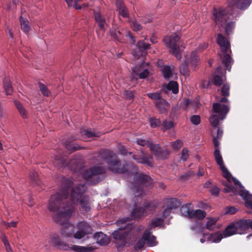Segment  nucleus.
Returning a JSON list of instances; mask_svg holds the SVG:
<instances>
[{"mask_svg": "<svg viewBox=\"0 0 252 252\" xmlns=\"http://www.w3.org/2000/svg\"><path fill=\"white\" fill-rule=\"evenodd\" d=\"M150 123L151 127L155 128L161 125V121L159 119L151 118L150 119Z\"/></svg>", "mask_w": 252, "mask_h": 252, "instance_id": "nucleus-49", "label": "nucleus"}, {"mask_svg": "<svg viewBox=\"0 0 252 252\" xmlns=\"http://www.w3.org/2000/svg\"><path fill=\"white\" fill-rule=\"evenodd\" d=\"M220 189L216 186H214L210 189V192L212 195L218 196L220 192Z\"/></svg>", "mask_w": 252, "mask_h": 252, "instance_id": "nucleus-59", "label": "nucleus"}, {"mask_svg": "<svg viewBox=\"0 0 252 252\" xmlns=\"http://www.w3.org/2000/svg\"><path fill=\"white\" fill-rule=\"evenodd\" d=\"M124 95L125 98L128 100H132L134 97V93L132 91H125Z\"/></svg>", "mask_w": 252, "mask_h": 252, "instance_id": "nucleus-54", "label": "nucleus"}, {"mask_svg": "<svg viewBox=\"0 0 252 252\" xmlns=\"http://www.w3.org/2000/svg\"><path fill=\"white\" fill-rule=\"evenodd\" d=\"M71 142V141H67L65 144V148L67 149V150L70 152H74L77 151L78 150H80L82 148L79 146L77 144H71L69 143Z\"/></svg>", "mask_w": 252, "mask_h": 252, "instance_id": "nucleus-39", "label": "nucleus"}, {"mask_svg": "<svg viewBox=\"0 0 252 252\" xmlns=\"http://www.w3.org/2000/svg\"><path fill=\"white\" fill-rule=\"evenodd\" d=\"M223 81L224 79L222 76L214 75L212 80V83L215 86H220L222 84Z\"/></svg>", "mask_w": 252, "mask_h": 252, "instance_id": "nucleus-45", "label": "nucleus"}, {"mask_svg": "<svg viewBox=\"0 0 252 252\" xmlns=\"http://www.w3.org/2000/svg\"><path fill=\"white\" fill-rule=\"evenodd\" d=\"M96 161L101 165L105 162L109 169L114 173L124 174L127 172V168L121 165L116 155L110 150H104L100 152L96 157Z\"/></svg>", "mask_w": 252, "mask_h": 252, "instance_id": "nucleus-3", "label": "nucleus"}, {"mask_svg": "<svg viewBox=\"0 0 252 252\" xmlns=\"http://www.w3.org/2000/svg\"><path fill=\"white\" fill-rule=\"evenodd\" d=\"M229 8H237L240 10H245L251 4V0H227Z\"/></svg>", "mask_w": 252, "mask_h": 252, "instance_id": "nucleus-18", "label": "nucleus"}, {"mask_svg": "<svg viewBox=\"0 0 252 252\" xmlns=\"http://www.w3.org/2000/svg\"><path fill=\"white\" fill-rule=\"evenodd\" d=\"M106 172L104 167L94 165L85 170L83 177L91 185L97 184L102 180V175Z\"/></svg>", "mask_w": 252, "mask_h": 252, "instance_id": "nucleus-4", "label": "nucleus"}, {"mask_svg": "<svg viewBox=\"0 0 252 252\" xmlns=\"http://www.w3.org/2000/svg\"><path fill=\"white\" fill-rule=\"evenodd\" d=\"M231 14L232 13H228V10L226 11L222 8L214 9L213 10L214 20L217 25L221 27L225 25L229 18L228 15Z\"/></svg>", "mask_w": 252, "mask_h": 252, "instance_id": "nucleus-9", "label": "nucleus"}, {"mask_svg": "<svg viewBox=\"0 0 252 252\" xmlns=\"http://www.w3.org/2000/svg\"><path fill=\"white\" fill-rule=\"evenodd\" d=\"M132 158L138 163L146 164L150 167L153 166L154 158L150 154H143L139 158L137 156L133 155Z\"/></svg>", "mask_w": 252, "mask_h": 252, "instance_id": "nucleus-19", "label": "nucleus"}, {"mask_svg": "<svg viewBox=\"0 0 252 252\" xmlns=\"http://www.w3.org/2000/svg\"><path fill=\"white\" fill-rule=\"evenodd\" d=\"M72 184L71 180L62 178L59 191L52 195L49 200L47 208L49 211L54 213L53 218L56 222H61L63 219H70L75 211L71 204L64 203Z\"/></svg>", "mask_w": 252, "mask_h": 252, "instance_id": "nucleus-1", "label": "nucleus"}, {"mask_svg": "<svg viewBox=\"0 0 252 252\" xmlns=\"http://www.w3.org/2000/svg\"><path fill=\"white\" fill-rule=\"evenodd\" d=\"M132 27L133 30L136 31H140L142 29L141 25L136 21L132 22Z\"/></svg>", "mask_w": 252, "mask_h": 252, "instance_id": "nucleus-61", "label": "nucleus"}, {"mask_svg": "<svg viewBox=\"0 0 252 252\" xmlns=\"http://www.w3.org/2000/svg\"><path fill=\"white\" fill-rule=\"evenodd\" d=\"M229 110L227 105L221 104L219 102L213 104V113L210 119V123L214 127H217L219 124V120H223L226 117Z\"/></svg>", "mask_w": 252, "mask_h": 252, "instance_id": "nucleus-5", "label": "nucleus"}, {"mask_svg": "<svg viewBox=\"0 0 252 252\" xmlns=\"http://www.w3.org/2000/svg\"><path fill=\"white\" fill-rule=\"evenodd\" d=\"M152 141L150 139L145 140L140 138H138L136 140V143L142 146L147 145L149 147V143H151Z\"/></svg>", "mask_w": 252, "mask_h": 252, "instance_id": "nucleus-53", "label": "nucleus"}, {"mask_svg": "<svg viewBox=\"0 0 252 252\" xmlns=\"http://www.w3.org/2000/svg\"><path fill=\"white\" fill-rule=\"evenodd\" d=\"M167 203L168 204V207L171 210L178 208L181 205L180 202L176 198H170L168 199Z\"/></svg>", "mask_w": 252, "mask_h": 252, "instance_id": "nucleus-38", "label": "nucleus"}, {"mask_svg": "<svg viewBox=\"0 0 252 252\" xmlns=\"http://www.w3.org/2000/svg\"><path fill=\"white\" fill-rule=\"evenodd\" d=\"M197 53L196 50H194L191 53L189 58L186 57V62L182 63L180 67V72L181 74L184 75H188L189 74V71L188 67V63H189L193 66L194 70L196 69V67L199 62Z\"/></svg>", "mask_w": 252, "mask_h": 252, "instance_id": "nucleus-10", "label": "nucleus"}, {"mask_svg": "<svg viewBox=\"0 0 252 252\" xmlns=\"http://www.w3.org/2000/svg\"><path fill=\"white\" fill-rule=\"evenodd\" d=\"M166 89L171 91L173 94H176L179 92L178 84L176 81H171L167 85Z\"/></svg>", "mask_w": 252, "mask_h": 252, "instance_id": "nucleus-36", "label": "nucleus"}, {"mask_svg": "<svg viewBox=\"0 0 252 252\" xmlns=\"http://www.w3.org/2000/svg\"><path fill=\"white\" fill-rule=\"evenodd\" d=\"M230 86L228 84H224L221 89V94L223 96H228L229 95Z\"/></svg>", "mask_w": 252, "mask_h": 252, "instance_id": "nucleus-48", "label": "nucleus"}, {"mask_svg": "<svg viewBox=\"0 0 252 252\" xmlns=\"http://www.w3.org/2000/svg\"><path fill=\"white\" fill-rule=\"evenodd\" d=\"M240 227L242 229L243 234H245L249 229L252 230V220L241 219Z\"/></svg>", "mask_w": 252, "mask_h": 252, "instance_id": "nucleus-29", "label": "nucleus"}, {"mask_svg": "<svg viewBox=\"0 0 252 252\" xmlns=\"http://www.w3.org/2000/svg\"><path fill=\"white\" fill-rule=\"evenodd\" d=\"M151 234V228H148L145 230L142 238L149 246L153 247L158 244V242L156 241V237Z\"/></svg>", "mask_w": 252, "mask_h": 252, "instance_id": "nucleus-20", "label": "nucleus"}, {"mask_svg": "<svg viewBox=\"0 0 252 252\" xmlns=\"http://www.w3.org/2000/svg\"><path fill=\"white\" fill-rule=\"evenodd\" d=\"M81 137L79 138L84 141H88L90 138L98 136V135L94 132L90 131L88 129H82L80 131Z\"/></svg>", "mask_w": 252, "mask_h": 252, "instance_id": "nucleus-28", "label": "nucleus"}, {"mask_svg": "<svg viewBox=\"0 0 252 252\" xmlns=\"http://www.w3.org/2000/svg\"><path fill=\"white\" fill-rule=\"evenodd\" d=\"M161 126L162 130L163 131H165L172 128L174 126V124L171 121L165 120L163 121Z\"/></svg>", "mask_w": 252, "mask_h": 252, "instance_id": "nucleus-47", "label": "nucleus"}, {"mask_svg": "<svg viewBox=\"0 0 252 252\" xmlns=\"http://www.w3.org/2000/svg\"><path fill=\"white\" fill-rule=\"evenodd\" d=\"M211 86V82L210 81L202 80L199 84L200 88L201 89H207Z\"/></svg>", "mask_w": 252, "mask_h": 252, "instance_id": "nucleus-58", "label": "nucleus"}, {"mask_svg": "<svg viewBox=\"0 0 252 252\" xmlns=\"http://www.w3.org/2000/svg\"><path fill=\"white\" fill-rule=\"evenodd\" d=\"M80 204L82 208L86 212L91 210L89 198L87 196H83L80 201Z\"/></svg>", "mask_w": 252, "mask_h": 252, "instance_id": "nucleus-34", "label": "nucleus"}, {"mask_svg": "<svg viewBox=\"0 0 252 252\" xmlns=\"http://www.w3.org/2000/svg\"><path fill=\"white\" fill-rule=\"evenodd\" d=\"M130 225H126L125 227L120 228L118 230L114 231L113 237L115 240V243L118 251H121L126 244L127 237L130 233Z\"/></svg>", "mask_w": 252, "mask_h": 252, "instance_id": "nucleus-7", "label": "nucleus"}, {"mask_svg": "<svg viewBox=\"0 0 252 252\" xmlns=\"http://www.w3.org/2000/svg\"><path fill=\"white\" fill-rule=\"evenodd\" d=\"M235 27V22H230L228 23L225 27V32L227 34H230L232 30L234 29Z\"/></svg>", "mask_w": 252, "mask_h": 252, "instance_id": "nucleus-50", "label": "nucleus"}, {"mask_svg": "<svg viewBox=\"0 0 252 252\" xmlns=\"http://www.w3.org/2000/svg\"><path fill=\"white\" fill-rule=\"evenodd\" d=\"M152 179L148 175L142 173H135L133 178V189L134 208L130 213L132 220H142L148 214H153L157 208V205L152 202L145 201L143 206H137L141 202L144 194L143 187L149 186L153 184Z\"/></svg>", "mask_w": 252, "mask_h": 252, "instance_id": "nucleus-2", "label": "nucleus"}, {"mask_svg": "<svg viewBox=\"0 0 252 252\" xmlns=\"http://www.w3.org/2000/svg\"><path fill=\"white\" fill-rule=\"evenodd\" d=\"M155 105L158 110L161 114H167L170 108L169 103L163 98L156 101Z\"/></svg>", "mask_w": 252, "mask_h": 252, "instance_id": "nucleus-23", "label": "nucleus"}, {"mask_svg": "<svg viewBox=\"0 0 252 252\" xmlns=\"http://www.w3.org/2000/svg\"><path fill=\"white\" fill-rule=\"evenodd\" d=\"M224 185L227 187L224 189V191L225 192H231L235 195L239 194L245 201L251 199L252 198V195L250 194L249 191L246 190L241 189H242L239 191L236 187H234L233 185L230 183H226Z\"/></svg>", "mask_w": 252, "mask_h": 252, "instance_id": "nucleus-13", "label": "nucleus"}, {"mask_svg": "<svg viewBox=\"0 0 252 252\" xmlns=\"http://www.w3.org/2000/svg\"><path fill=\"white\" fill-rule=\"evenodd\" d=\"M217 221L218 219L216 218H209L206 225V228L209 230H213Z\"/></svg>", "mask_w": 252, "mask_h": 252, "instance_id": "nucleus-40", "label": "nucleus"}, {"mask_svg": "<svg viewBox=\"0 0 252 252\" xmlns=\"http://www.w3.org/2000/svg\"><path fill=\"white\" fill-rule=\"evenodd\" d=\"M149 74V71L147 69H144L142 72L139 73V77L140 79H145Z\"/></svg>", "mask_w": 252, "mask_h": 252, "instance_id": "nucleus-62", "label": "nucleus"}, {"mask_svg": "<svg viewBox=\"0 0 252 252\" xmlns=\"http://www.w3.org/2000/svg\"><path fill=\"white\" fill-rule=\"evenodd\" d=\"M21 28L25 33H28L30 30V26L29 25V21L26 18H23L22 16L20 17Z\"/></svg>", "mask_w": 252, "mask_h": 252, "instance_id": "nucleus-37", "label": "nucleus"}, {"mask_svg": "<svg viewBox=\"0 0 252 252\" xmlns=\"http://www.w3.org/2000/svg\"><path fill=\"white\" fill-rule=\"evenodd\" d=\"M189 151L186 148H184L182 150V154H181V158L183 160H186L189 157Z\"/></svg>", "mask_w": 252, "mask_h": 252, "instance_id": "nucleus-60", "label": "nucleus"}, {"mask_svg": "<svg viewBox=\"0 0 252 252\" xmlns=\"http://www.w3.org/2000/svg\"><path fill=\"white\" fill-rule=\"evenodd\" d=\"M117 9L119 10V14L124 18L128 17L129 14L127 8L124 5L122 0H117L116 2Z\"/></svg>", "mask_w": 252, "mask_h": 252, "instance_id": "nucleus-27", "label": "nucleus"}, {"mask_svg": "<svg viewBox=\"0 0 252 252\" xmlns=\"http://www.w3.org/2000/svg\"><path fill=\"white\" fill-rule=\"evenodd\" d=\"M214 156L217 164L220 166V169L223 174V177L227 179L229 182H231V174L226 167L223 164V161L222 156L220 153V149H215L214 151Z\"/></svg>", "mask_w": 252, "mask_h": 252, "instance_id": "nucleus-14", "label": "nucleus"}, {"mask_svg": "<svg viewBox=\"0 0 252 252\" xmlns=\"http://www.w3.org/2000/svg\"><path fill=\"white\" fill-rule=\"evenodd\" d=\"M70 249L68 250H72L76 252H92L97 249L93 245L89 244L87 246H80L77 245H71L69 246Z\"/></svg>", "mask_w": 252, "mask_h": 252, "instance_id": "nucleus-25", "label": "nucleus"}, {"mask_svg": "<svg viewBox=\"0 0 252 252\" xmlns=\"http://www.w3.org/2000/svg\"><path fill=\"white\" fill-rule=\"evenodd\" d=\"M69 219H63L62 221L58 222L62 226L61 230V235L65 237H71L74 232V226L69 223L68 220Z\"/></svg>", "mask_w": 252, "mask_h": 252, "instance_id": "nucleus-15", "label": "nucleus"}, {"mask_svg": "<svg viewBox=\"0 0 252 252\" xmlns=\"http://www.w3.org/2000/svg\"><path fill=\"white\" fill-rule=\"evenodd\" d=\"M145 244V241L142 238L141 239H140L138 240L134 245V249L135 250H139L142 249L143 247H144Z\"/></svg>", "mask_w": 252, "mask_h": 252, "instance_id": "nucleus-52", "label": "nucleus"}, {"mask_svg": "<svg viewBox=\"0 0 252 252\" xmlns=\"http://www.w3.org/2000/svg\"><path fill=\"white\" fill-rule=\"evenodd\" d=\"M3 88L6 95H11L13 89L11 82L9 77H5L3 80Z\"/></svg>", "mask_w": 252, "mask_h": 252, "instance_id": "nucleus-33", "label": "nucleus"}, {"mask_svg": "<svg viewBox=\"0 0 252 252\" xmlns=\"http://www.w3.org/2000/svg\"><path fill=\"white\" fill-rule=\"evenodd\" d=\"M94 16L96 22L101 30H103L106 23L105 18L100 14L99 11H94Z\"/></svg>", "mask_w": 252, "mask_h": 252, "instance_id": "nucleus-26", "label": "nucleus"}, {"mask_svg": "<svg viewBox=\"0 0 252 252\" xmlns=\"http://www.w3.org/2000/svg\"><path fill=\"white\" fill-rule=\"evenodd\" d=\"M190 120L191 123L194 125H197L200 122V118L198 115H192Z\"/></svg>", "mask_w": 252, "mask_h": 252, "instance_id": "nucleus-56", "label": "nucleus"}, {"mask_svg": "<svg viewBox=\"0 0 252 252\" xmlns=\"http://www.w3.org/2000/svg\"><path fill=\"white\" fill-rule=\"evenodd\" d=\"M232 181L234 183V185L236 186L235 187H236L237 188V187H239V189L244 188V187L242 186L241 183L237 179L232 177Z\"/></svg>", "mask_w": 252, "mask_h": 252, "instance_id": "nucleus-63", "label": "nucleus"}, {"mask_svg": "<svg viewBox=\"0 0 252 252\" xmlns=\"http://www.w3.org/2000/svg\"><path fill=\"white\" fill-rule=\"evenodd\" d=\"M38 84L42 94L45 96H49L50 94V92L47 87L44 84L40 82H38Z\"/></svg>", "mask_w": 252, "mask_h": 252, "instance_id": "nucleus-46", "label": "nucleus"}, {"mask_svg": "<svg viewBox=\"0 0 252 252\" xmlns=\"http://www.w3.org/2000/svg\"><path fill=\"white\" fill-rule=\"evenodd\" d=\"M164 222V220L163 219L160 218H156L153 219L151 222L150 227L152 229V228H154L156 227H158L160 226L163 224Z\"/></svg>", "mask_w": 252, "mask_h": 252, "instance_id": "nucleus-43", "label": "nucleus"}, {"mask_svg": "<svg viewBox=\"0 0 252 252\" xmlns=\"http://www.w3.org/2000/svg\"><path fill=\"white\" fill-rule=\"evenodd\" d=\"M17 221H11L10 222H4V225L7 227V228H9V227H16L17 226Z\"/></svg>", "mask_w": 252, "mask_h": 252, "instance_id": "nucleus-64", "label": "nucleus"}, {"mask_svg": "<svg viewBox=\"0 0 252 252\" xmlns=\"http://www.w3.org/2000/svg\"><path fill=\"white\" fill-rule=\"evenodd\" d=\"M149 148L151 152L155 156L157 152H158L161 150V147L158 144H153L152 141L151 143H149Z\"/></svg>", "mask_w": 252, "mask_h": 252, "instance_id": "nucleus-44", "label": "nucleus"}, {"mask_svg": "<svg viewBox=\"0 0 252 252\" xmlns=\"http://www.w3.org/2000/svg\"><path fill=\"white\" fill-rule=\"evenodd\" d=\"M30 178L32 184L40 185V181L39 180L37 173L35 171H32L30 173Z\"/></svg>", "mask_w": 252, "mask_h": 252, "instance_id": "nucleus-41", "label": "nucleus"}, {"mask_svg": "<svg viewBox=\"0 0 252 252\" xmlns=\"http://www.w3.org/2000/svg\"><path fill=\"white\" fill-rule=\"evenodd\" d=\"M233 61L231 56L228 54L225 53L222 59V63L229 71L231 70V65L233 64Z\"/></svg>", "mask_w": 252, "mask_h": 252, "instance_id": "nucleus-31", "label": "nucleus"}, {"mask_svg": "<svg viewBox=\"0 0 252 252\" xmlns=\"http://www.w3.org/2000/svg\"><path fill=\"white\" fill-rule=\"evenodd\" d=\"M217 43L220 46L221 51L224 53L227 52V50L230 47L229 42L221 33L218 34Z\"/></svg>", "mask_w": 252, "mask_h": 252, "instance_id": "nucleus-24", "label": "nucleus"}, {"mask_svg": "<svg viewBox=\"0 0 252 252\" xmlns=\"http://www.w3.org/2000/svg\"><path fill=\"white\" fill-rule=\"evenodd\" d=\"M163 77L166 79L171 78L174 74V68L168 65L164 66L161 69Z\"/></svg>", "mask_w": 252, "mask_h": 252, "instance_id": "nucleus-32", "label": "nucleus"}, {"mask_svg": "<svg viewBox=\"0 0 252 252\" xmlns=\"http://www.w3.org/2000/svg\"><path fill=\"white\" fill-rule=\"evenodd\" d=\"M183 145V142L180 140H177L176 141L172 143V146L173 149L175 150L179 149Z\"/></svg>", "mask_w": 252, "mask_h": 252, "instance_id": "nucleus-57", "label": "nucleus"}, {"mask_svg": "<svg viewBox=\"0 0 252 252\" xmlns=\"http://www.w3.org/2000/svg\"><path fill=\"white\" fill-rule=\"evenodd\" d=\"M180 39V37L176 34L166 36L163 39L164 43L170 49V52L179 60L182 58L180 46L183 49L185 48L181 43Z\"/></svg>", "mask_w": 252, "mask_h": 252, "instance_id": "nucleus-6", "label": "nucleus"}, {"mask_svg": "<svg viewBox=\"0 0 252 252\" xmlns=\"http://www.w3.org/2000/svg\"><path fill=\"white\" fill-rule=\"evenodd\" d=\"M51 242L56 247H58L60 249H62L64 250H68L70 249L69 246L63 241H62L60 238V236L57 234H54L50 237Z\"/></svg>", "mask_w": 252, "mask_h": 252, "instance_id": "nucleus-21", "label": "nucleus"}, {"mask_svg": "<svg viewBox=\"0 0 252 252\" xmlns=\"http://www.w3.org/2000/svg\"><path fill=\"white\" fill-rule=\"evenodd\" d=\"M111 36L114 39L120 41L121 40V33L119 31H117L115 30H112L110 32Z\"/></svg>", "mask_w": 252, "mask_h": 252, "instance_id": "nucleus-51", "label": "nucleus"}, {"mask_svg": "<svg viewBox=\"0 0 252 252\" xmlns=\"http://www.w3.org/2000/svg\"><path fill=\"white\" fill-rule=\"evenodd\" d=\"M150 45L144 40H139L136 44L135 48L132 51V55L136 58H139L146 54V51L150 49Z\"/></svg>", "mask_w": 252, "mask_h": 252, "instance_id": "nucleus-16", "label": "nucleus"}, {"mask_svg": "<svg viewBox=\"0 0 252 252\" xmlns=\"http://www.w3.org/2000/svg\"><path fill=\"white\" fill-rule=\"evenodd\" d=\"M223 238V234L220 232L211 234L207 239V241L212 243H219Z\"/></svg>", "mask_w": 252, "mask_h": 252, "instance_id": "nucleus-30", "label": "nucleus"}, {"mask_svg": "<svg viewBox=\"0 0 252 252\" xmlns=\"http://www.w3.org/2000/svg\"><path fill=\"white\" fill-rule=\"evenodd\" d=\"M191 205V203H188L182 207L181 210L184 215L195 220H201L206 217V213L204 211L200 209L194 211L190 207Z\"/></svg>", "mask_w": 252, "mask_h": 252, "instance_id": "nucleus-8", "label": "nucleus"}, {"mask_svg": "<svg viewBox=\"0 0 252 252\" xmlns=\"http://www.w3.org/2000/svg\"><path fill=\"white\" fill-rule=\"evenodd\" d=\"M77 227L79 230L73 234L75 239H80L86 235L92 233L91 226L85 221L79 222Z\"/></svg>", "mask_w": 252, "mask_h": 252, "instance_id": "nucleus-11", "label": "nucleus"}, {"mask_svg": "<svg viewBox=\"0 0 252 252\" xmlns=\"http://www.w3.org/2000/svg\"><path fill=\"white\" fill-rule=\"evenodd\" d=\"M240 220L238 221H234L230 224L227 226L223 231V236L224 237H229L235 234H243L242 229L240 227Z\"/></svg>", "mask_w": 252, "mask_h": 252, "instance_id": "nucleus-12", "label": "nucleus"}, {"mask_svg": "<svg viewBox=\"0 0 252 252\" xmlns=\"http://www.w3.org/2000/svg\"><path fill=\"white\" fill-rule=\"evenodd\" d=\"M94 238L96 243L102 246L107 245L110 241L109 237L101 232L95 233L94 234Z\"/></svg>", "mask_w": 252, "mask_h": 252, "instance_id": "nucleus-22", "label": "nucleus"}, {"mask_svg": "<svg viewBox=\"0 0 252 252\" xmlns=\"http://www.w3.org/2000/svg\"><path fill=\"white\" fill-rule=\"evenodd\" d=\"M85 191V187L84 184H80L73 188L70 192V198L73 203H77Z\"/></svg>", "mask_w": 252, "mask_h": 252, "instance_id": "nucleus-17", "label": "nucleus"}, {"mask_svg": "<svg viewBox=\"0 0 252 252\" xmlns=\"http://www.w3.org/2000/svg\"><path fill=\"white\" fill-rule=\"evenodd\" d=\"M169 155V151L168 149L160 150L159 152H157L155 155L156 158L159 160H163L168 158Z\"/></svg>", "mask_w": 252, "mask_h": 252, "instance_id": "nucleus-35", "label": "nucleus"}, {"mask_svg": "<svg viewBox=\"0 0 252 252\" xmlns=\"http://www.w3.org/2000/svg\"><path fill=\"white\" fill-rule=\"evenodd\" d=\"M55 164L58 167H61L65 164V162L63 158H58L57 157L55 158Z\"/></svg>", "mask_w": 252, "mask_h": 252, "instance_id": "nucleus-55", "label": "nucleus"}, {"mask_svg": "<svg viewBox=\"0 0 252 252\" xmlns=\"http://www.w3.org/2000/svg\"><path fill=\"white\" fill-rule=\"evenodd\" d=\"M147 95L149 98L154 100H156V101L163 99L162 98V95L161 94V91L157 92L156 93H148Z\"/></svg>", "mask_w": 252, "mask_h": 252, "instance_id": "nucleus-42", "label": "nucleus"}]
</instances>
